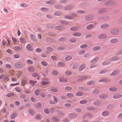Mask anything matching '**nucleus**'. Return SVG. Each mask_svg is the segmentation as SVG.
Here are the masks:
<instances>
[{"label":"nucleus","mask_w":122,"mask_h":122,"mask_svg":"<svg viewBox=\"0 0 122 122\" xmlns=\"http://www.w3.org/2000/svg\"><path fill=\"white\" fill-rule=\"evenodd\" d=\"M107 96L103 94H102L100 95L99 97L100 98H106Z\"/></svg>","instance_id":"obj_45"},{"label":"nucleus","mask_w":122,"mask_h":122,"mask_svg":"<svg viewBox=\"0 0 122 122\" xmlns=\"http://www.w3.org/2000/svg\"><path fill=\"white\" fill-rule=\"evenodd\" d=\"M15 90L17 92L20 93V92L21 90L18 87H16L15 88Z\"/></svg>","instance_id":"obj_35"},{"label":"nucleus","mask_w":122,"mask_h":122,"mask_svg":"<svg viewBox=\"0 0 122 122\" xmlns=\"http://www.w3.org/2000/svg\"><path fill=\"white\" fill-rule=\"evenodd\" d=\"M122 95L120 94H116L113 96V98L114 99H117L121 98Z\"/></svg>","instance_id":"obj_7"},{"label":"nucleus","mask_w":122,"mask_h":122,"mask_svg":"<svg viewBox=\"0 0 122 122\" xmlns=\"http://www.w3.org/2000/svg\"><path fill=\"white\" fill-rule=\"evenodd\" d=\"M108 11V9L106 8H103L98 11V12L100 13H102L107 12Z\"/></svg>","instance_id":"obj_19"},{"label":"nucleus","mask_w":122,"mask_h":122,"mask_svg":"<svg viewBox=\"0 0 122 122\" xmlns=\"http://www.w3.org/2000/svg\"><path fill=\"white\" fill-rule=\"evenodd\" d=\"M109 90L111 92H115L117 90V88L114 87H112L110 88L109 89Z\"/></svg>","instance_id":"obj_27"},{"label":"nucleus","mask_w":122,"mask_h":122,"mask_svg":"<svg viewBox=\"0 0 122 122\" xmlns=\"http://www.w3.org/2000/svg\"><path fill=\"white\" fill-rule=\"evenodd\" d=\"M77 116V115L74 113H71L68 115L69 117L72 118H74Z\"/></svg>","instance_id":"obj_10"},{"label":"nucleus","mask_w":122,"mask_h":122,"mask_svg":"<svg viewBox=\"0 0 122 122\" xmlns=\"http://www.w3.org/2000/svg\"><path fill=\"white\" fill-rule=\"evenodd\" d=\"M118 41V40L117 38H113L110 40V42L112 43H114L117 42Z\"/></svg>","instance_id":"obj_21"},{"label":"nucleus","mask_w":122,"mask_h":122,"mask_svg":"<svg viewBox=\"0 0 122 122\" xmlns=\"http://www.w3.org/2000/svg\"><path fill=\"white\" fill-rule=\"evenodd\" d=\"M81 35V33L78 32L74 33L72 34L73 36L74 37H80V36Z\"/></svg>","instance_id":"obj_14"},{"label":"nucleus","mask_w":122,"mask_h":122,"mask_svg":"<svg viewBox=\"0 0 122 122\" xmlns=\"http://www.w3.org/2000/svg\"><path fill=\"white\" fill-rule=\"evenodd\" d=\"M101 49V47L99 46H96L94 47L93 48L94 51H96L100 50Z\"/></svg>","instance_id":"obj_26"},{"label":"nucleus","mask_w":122,"mask_h":122,"mask_svg":"<svg viewBox=\"0 0 122 122\" xmlns=\"http://www.w3.org/2000/svg\"><path fill=\"white\" fill-rule=\"evenodd\" d=\"M119 71L118 70H116L113 71L112 73L111 74V76H114L117 75L119 73Z\"/></svg>","instance_id":"obj_20"},{"label":"nucleus","mask_w":122,"mask_h":122,"mask_svg":"<svg viewBox=\"0 0 122 122\" xmlns=\"http://www.w3.org/2000/svg\"><path fill=\"white\" fill-rule=\"evenodd\" d=\"M27 62L29 64H32L33 63V61L30 59L28 60L27 61Z\"/></svg>","instance_id":"obj_62"},{"label":"nucleus","mask_w":122,"mask_h":122,"mask_svg":"<svg viewBox=\"0 0 122 122\" xmlns=\"http://www.w3.org/2000/svg\"><path fill=\"white\" fill-rule=\"evenodd\" d=\"M59 81L63 82H66L68 81V80L64 78H60Z\"/></svg>","instance_id":"obj_25"},{"label":"nucleus","mask_w":122,"mask_h":122,"mask_svg":"<svg viewBox=\"0 0 122 122\" xmlns=\"http://www.w3.org/2000/svg\"><path fill=\"white\" fill-rule=\"evenodd\" d=\"M14 95V93H9L7 94L6 95V96L8 97H10L13 96Z\"/></svg>","instance_id":"obj_44"},{"label":"nucleus","mask_w":122,"mask_h":122,"mask_svg":"<svg viewBox=\"0 0 122 122\" xmlns=\"http://www.w3.org/2000/svg\"><path fill=\"white\" fill-rule=\"evenodd\" d=\"M87 76H84L80 77L77 80L78 81H83L87 79Z\"/></svg>","instance_id":"obj_11"},{"label":"nucleus","mask_w":122,"mask_h":122,"mask_svg":"<svg viewBox=\"0 0 122 122\" xmlns=\"http://www.w3.org/2000/svg\"><path fill=\"white\" fill-rule=\"evenodd\" d=\"M87 102V101L86 100H83L81 101L80 102V103L81 104H84L86 103Z\"/></svg>","instance_id":"obj_39"},{"label":"nucleus","mask_w":122,"mask_h":122,"mask_svg":"<svg viewBox=\"0 0 122 122\" xmlns=\"http://www.w3.org/2000/svg\"><path fill=\"white\" fill-rule=\"evenodd\" d=\"M120 57H119L114 56L111 58L109 59L110 62L114 61L119 60Z\"/></svg>","instance_id":"obj_3"},{"label":"nucleus","mask_w":122,"mask_h":122,"mask_svg":"<svg viewBox=\"0 0 122 122\" xmlns=\"http://www.w3.org/2000/svg\"><path fill=\"white\" fill-rule=\"evenodd\" d=\"M85 67V64H82L80 66L79 68V70L80 71H81L84 69Z\"/></svg>","instance_id":"obj_29"},{"label":"nucleus","mask_w":122,"mask_h":122,"mask_svg":"<svg viewBox=\"0 0 122 122\" xmlns=\"http://www.w3.org/2000/svg\"><path fill=\"white\" fill-rule=\"evenodd\" d=\"M107 37V35L102 34L98 36V38L100 39H104L106 38Z\"/></svg>","instance_id":"obj_16"},{"label":"nucleus","mask_w":122,"mask_h":122,"mask_svg":"<svg viewBox=\"0 0 122 122\" xmlns=\"http://www.w3.org/2000/svg\"><path fill=\"white\" fill-rule=\"evenodd\" d=\"M77 13L80 14H84L85 13L84 11L81 10H79L77 11Z\"/></svg>","instance_id":"obj_36"},{"label":"nucleus","mask_w":122,"mask_h":122,"mask_svg":"<svg viewBox=\"0 0 122 122\" xmlns=\"http://www.w3.org/2000/svg\"><path fill=\"white\" fill-rule=\"evenodd\" d=\"M65 49V47L63 46H60L58 47L57 49L58 50H63Z\"/></svg>","instance_id":"obj_50"},{"label":"nucleus","mask_w":122,"mask_h":122,"mask_svg":"<svg viewBox=\"0 0 122 122\" xmlns=\"http://www.w3.org/2000/svg\"><path fill=\"white\" fill-rule=\"evenodd\" d=\"M55 111V109L54 107H52L50 108L49 109V112L51 113L54 112Z\"/></svg>","instance_id":"obj_49"},{"label":"nucleus","mask_w":122,"mask_h":122,"mask_svg":"<svg viewBox=\"0 0 122 122\" xmlns=\"http://www.w3.org/2000/svg\"><path fill=\"white\" fill-rule=\"evenodd\" d=\"M58 115H60L61 116H63L64 114L63 112L61 111H58Z\"/></svg>","instance_id":"obj_61"},{"label":"nucleus","mask_w":122,"mask_h":122,"mask_svg":"<svg viewBox=\"0 0 122 122\" xmlns=\"http://www.w3.org/2000/svg\"><path fill=\"white\" fill-rule=\"evenodd\" d=\"M76 14H73L71 16H65L64 17L65 18L67 19L71 20L73 19L74 18L76 17Z\"/></svg>","instance_id":"obj_4"},{"label":"nucleus","mask_w":122,"mask_h":122,"mask_svg":"<svg viewBox=\"0 0 122 122\" xmlns=\"http://www.w3.org/2000/svg\"><path fill=\"white\" fill-rule=\"evenodd\" d=\"M28 71L30 72H33L35 71V70L33 67L31 66L29 67L28 69Z\"/></svg>","instance_id":"obj_31"},{"label":"nucleus","mask_w":122,"mask_h":122,"mask_svg":"<svg viewBox=\"0 0 122 122\" xmlns=\"http://www.w3.org/2000/svg\"><path fill=\"white\" fill-rule=\"evenodd\" d=\"M109 26V25L108 24H105L102 25L101 26V27L102 28H108Z\"/></svg>","instance_id":"obj_22"},{"label":"nucleus","mask_w":122,"mask_h":122,"mask_svg":"<svg viewBox=\"0 0 122 122\" xmlns=\"http://www.w3.org/2000/svg\"><path fill=\"white\" fill-rule=\"evenodd\" d=\"M30 37L31 40L34 42H36L37 41L36 37L33 34H30Z\"/></svg>","instance_id":"obj_15"},{"label":"nucleus","mask_w":122,"mask_h":122,"mask_svg":"<svg viewBox=\"0 0 122 122\" xmlns=\"http://www.w3.org/2000/svg\"><path fill=\"white\" fill-rule=\"evenodd\" d=\"M87 109L88 110L93 111L95 110L94 108L91 107H87Z\"/></svg>","instance_id":"obj_47"},{"label":"nucleus","mask_w":122,"mask_h":122,"mask_svg":"<svg viewBox=\"0 0 122 122\" xmlns=\"http://www.w3.org/2000/svg\"><path fill=\"white\" fill-rule=\"evenodd\" d=\"M93 18V17L92 15H90L86 16L85 17V19L87 21H89L92 20Z\"/></svg>","instance_id":"obj_5"},{"label":"nucleus","mask_w":122,"mask_h":122,"mask_svg":"<svg viewBox=\"0 0 122 122\" xmlns=\"http://www.w3.org/2000/svg\"><path fill=\"white\" fill-rule=\"evenodd\" d=\"M14 57L15 58L18 59L20 57V56L19 55L17 54H15L14 55Z\"/></svg>","instance_id":"obj_63"},{"label":"nucleus","mask_w":122,"mask_h":122,"mask_svg":"<svg viewBox=\"0 0 122 122\" xmlns=\"http://www.w3.org/2000/svg\"><path fill=\"white\" fill-rule=\"evenodd\" d=\"M49 84V81L47 79H45L41 82V85H46Z\"/></svg>","instance_id":"obj_6"},{"label":"nucleus","mask_w":122,"mask_h":122,"mask_svg":"<svg viewBox=\"0 0 122 122\" xmlns=\"http://www.w3.org/2000/svg\"><path fill=\"white\" fill-rule=\"evenodd\" d=\"M102 104V102L99 100H97L95 101L94 103V104L95 106H99Z\"/></svg>","instance_id":"obj_8"},{"label":"nucleus","mask_w":122,"mask_h":122,"mask_svg":"<svg viewBox=\"0 0 122 122\" xmlns=\"http://www.w3.org/2000/svg\"><path fill=\"white\" fill-rule=\"evenodd\" d=\"M72 8V7L71 6L68 5L65 8V10H71Z\"/></svg>","instance_id":"obj_38"},{"label":"nucleus","mask_w":122,"mask_h":122,"mask_svg":"<svg viewBox=\"0 0 122 122\" xmlns=\"http://www.w3.org/2000/svg\"><path fill=\"white\" fill-rule=\"evenodd\" d=\"M94 27V25L93 24H90L86 27V28L87 29L90 30L92 29Z\"/></svg>","instance_id":"obj_28"},{"label":"nucleus","mask_w":122,"mask_h":122,"mask_svg":"<svg viewBox=\"0 0 122 122\" xmlns=\"http://www.w3.org/2000/svg\"><path fill=\"white\" fill-rule=\"evenodd\" d=\"M6 67L8 69H11L12 68V66L11 65L9 64H7L5 65Z\"/></svg>","instance_id":"obj_34"},{"label":"nucleus","mask_w":122,"mask_h":122,"mask_svg":"<svg viewBox=\"0 0 122 122\" xmlns=\"http://www.w3.org/2000/svg\"><path fill=\"white\" fill-rule=\"evenodd\" d=\"M55 2L54 0L49 1L46 2V3L47 4H53Z\"/></svg>","instance_id":"obj_37"},{"label":"nucleus","mask_w":122,"mask_h":122,"mask_svg":"<svg viewBox=\"0 0 122 122\" xmlns=\"http://www.w3.org/2000/svg\"><path fill=\"white\" fill-rule=\"evenodd\" d=\"M109 112L107 111H105L102 113V115L104 117H106L109 115Z\"/></svg>","instance_id":"obj_13"},{"label":"nucleus","mask_w":122,"mask_h":122,"mask_svg":"<svg viewBox=\"0 0 122 122\" xmlns=\"http://www.w3.org/2000/svg\"><path fill=\"white\" fill-rule=\"evenodd\" d=\"M50 90L52 92H57V89L53 87H51Z\"/></svg>","instance_id":"obj_40"},{"label":"nucleus","mask_w":122,"mask_h":122,"mask_svg":"<svg viewBox=\"0 0 122 122\" xmlns=\"http://www.w3.org/2000/svg\"><path fill=\"white\" fill-rule=\"evenodd\" d=\"M95 82L94 81H91L88 82L87 83V84L89 85H91L93 84Z\"/></svg>","instance_id":"obj_46"},{"label":"nucleus","mask_w":122,"mask_h":122,"mask_svg":"<svg viewBox=\"0 0 122 122\" xmlns=\"http://www.w3.org/2000/svg\"><path fill=\"white\" fill-rule=\"evenodd\" d=\"M99 92V91L97 89H95L92 92V93L94 94H97Z\"/></svg>","instance_id":"obj_42"},{"label":"nucleus","mask_w":122,"mask_h":122,"mask_svg":"<svg viewBox=\"0 0 122 122\" xmlns=\"http://www.w3.org/2000/svg\"><path fill=\"white\" fill-rule=\"evenodd\" d=\"M112 3V1L111 0H108L105 2L104 3L105 5L106 6H108L110 5Z\"/></svg>","instance_id":"obj_17"},{"label":"nucleus","mask_w":122,"mask_h":122,"mask_svg":"<svg viewBox=\"0 0 122 122\" xmlns=\"http://www.w3.org/2000/svg\"><path fill=\"white\" fill-rule=\"evenodd\" d=\"M76 111L77 112H80L81 111V109L79 108H76L75 109Z\"/></svg>","instance_id":"obj_55"},{"label":"nucleus","mask_w":122,"mask_h":122,"mask_svg":"<svg viewBox=\"0 0 122 122\" xmlns=\"http://www.w3.org/2000/svg\"><path fill=\"white\" fill-rule=\"evenodd\" d=\"M26 48L27 49L30 51H32L33 50V49L31 47V46L30 44H28L26 46Z\"/></svg>","instance_id":"obj_23"},{"label":"nucleus","mask_w":122,"mask_h":122,"mask_svg":"<svg viewBox=\"0 0 122 122\" xmlns=\"http://www.w3.org/2000/svg\"><path fill=\"white\" fill-rule=\"evenodd\" d=\"M83 94L82 92H79L76 93V95L77 96H80L82 95Z\"/></svg>","instance_id":"obj_59"},{"label":"nucleus","mask_w":122,"mask_h":122,"mask_svg":"<svg viewBox=\"0 0 122 122\" xmlns=\"http://www.w3.org/2000/svg\"><path fill=\"white\" fill-rule=\"evenodd\" d=\"M58 65L60 66H62L64 65V64L63 62H59L58 63Z\"/></svg>","instance_id":"obj_56"},{"label":"nucleus","mask_w":122,"mask_h":122,"mask_svg":"<svg viewBox=\"0 0 122 122\" xmlns=\"http://www.w3.org/2000/svg\"><path fill=\"white\" fill-rule=\"evenodd\" d=\"M15 49L17 51H20L21 50V48L19 46H16L14 47Z\"/></svg>","instance_id":"obj_43"},{"label":"nucleus","mask_w":122,"mask_h":122,"mask_svg":"<svg viewBox=\"0 0 122 122\" xmlns=\"http://www.w3.org/2000/svg\"><path fill=\"white\" fill-rule=\"evenodd\" d=\"M108 71V70L107 69H105L101 71L99 73L100 74L104 73L106 72H107Z\"/></svg>","instance_id":"obj_48"},{"label":"nucleus","mask_w":122,"mask_h":122,"mask_svg":"<svg viewBox=\"0 0 122 122\" xmlns=\"http://www.w3.org/2000/svg\"><path fill=\"white\" fill-rule=\"evenodd\" d=\"M29 113L32 115H33L34 114V112L32 110H30L28 111Z\"/></svg>","instance_id":"obj_57"},{"label":"nucleus","mask_w":122,"mask_h":122,"mask_svg":"<svg viewBox=\"0 0 122 122\" xmlns=\"http://www.w3.org/2000/svg\"><path fill=\"white\" fill-rule=\"evenodd\" d=\"M66 96L68 97L71 98L73 97V95L72 93H69L66 94Z\"/></svg>","instance_id":"obj_33"},{"label":"nucleus","mask_w":122,"mask_h":122,"mask_svg":"<svg viewBox=\"0 0 122 122\" xmlns=\"http://www.w3.org/2000/svg\"><path fill=\"white\" fill-rule=\"evenodd\" d=\"M109 61V60H106L105 61L102 63V65L104 66L109 64L110 63V62Z\"/></svg>","instance_id":"obj_24"},{"label":"nucleus","mask_w":122,"mask_h":122,"mask_svg":"<svg viewBox=\"0 0 122 122\" xmlns=\"http://www.w3.org/2000/svg\"><path fill=\"white\" fill-rule=\"evenodd\" d=\"M108 81V80L107 79H102L99 80V81L100 82H107Z\"/></svg>","instance_id":"obj_41"},{"label":"nucleus","mask_w":122,"mask_h":122,"mask_svg":"<svg viewBox=\"0 0 122 122\" xmlns=\"http://www.w3.org/2000/svg\"><path fill=\"white\" fill-rule=\"evenodd\" d=\"M64 106L65 107H70L71 106V104L70 103H66L64 105Z\"/></svg>","instance_id":"obj_58"},{"label":"nucleus","mask_w":122,"mask_h":122,"mask_svg":"<svg viewBox=\"0 0 122 122\" xmlns=\"http://www.w3.org/2000/svg\"><path fill=\"white\" fill-rule=\"evenodd\" d=\"M51 119L54 122H58L59 120V119L56 117H53L51 118Z\"/></svg>","instance_id":"obj_12"},{"label":"nucleus","mask_w":122,"mask_h":122,"mask_svg":"<svg viewBox=\"0 0 122 122\" xmlns=\"http://www.w3.org/2000/svg\"><path fill=\"white\" fill-rule=\"evenodd\" d=\"M44 112L46 114H48L49 112V110L47 109H45L44 111Z\"/></svg>","instance_id":"obj_64"},{"label":"nucleus","mask_w":122,"mask_h":122,"mask_svg":"<svg viewBox=\"0 0 122 122\" xmlns=\"http://www.w3.org/2000/svg\"><path fill=\"white\" fill-rule=\"evenodd\" d=\"M97 66V65L95 64V63H92L90 66V68H92Z\"/></svg>","instance_id":"obj_54"},{"label":"nucleus","mask_w":122,"mask_h":122,"mask_svg":"<svg viewBox=\"0 0 122 122\" xmlns=\"http://www.w3.org/2000/svg\"><path fill=\"white\" fill-rule=\"evenodd\" d=\"M72 58V56L71 55H69L65 58V60L66 61H69L71 60Z\"/></svg>","instance_id":"obj_18"},{"label":"nucleus","mask_w":122,"mask_h":122,"mask_svg":"<svg viewBox=\"0 0 122 122\" xmlns=\"http://www.w3.org/2000/svg\"><path fill=\"white\" fill-rule=\"evenodd\" d=\"M15 68H20L23 66V64L21 62H18L15 63L14 65Z\"/></svg>","instance_id":"obj_2"},{"label":"nucleus","mask_w":122,"mask_h":122,"mask_svg":"<svg viewBox=\"0 0 122 122\" xmlns=\"http://www.w3.org/2000/svg\"><path fill=\"white\" fill-rule=\"evenodd\" d=\"M47 50L49 51H51L53 50V48L51 47H49L47 48Z\"/></svg>","instance_id":"obj_51"},{"label":"nucleus","mask_w":122,"mask_h":122,"mask_svg":"<svg viewBox=\"0 0 122 122\" xmlns=\"http://www.w3.org/2000/svg\"><path fill=\"white\" fill-rule=\"evenodd\" d=\"M71 74L72 72L70 71H67L65 72V74L67 76H69Z\"/></svg>","instance_id":"obj_32"},{"label":"nucleus","mask_w":122,"mask_h":122,"mask_svg":"<svg viewBox=\"0 0 122 122\" xmlns=\"http://www.w3.org/2000/svg\"><path fill=\"white\" fill-rule=\"evenodd\" d=\"M78 27L77 26H75L71 28L70 30L71 31H75L77 30Z\"/></svg>","instance_id":"obj_30"},{"label":"nucleus","mask_w":122,"mask_h":122,"mask_svg":"<svg viewBox=\"0 0 122 122\" xmlns=\"http://www.w3.org/2000/svg\"><path fill=\"white\" fill-rule=\"evenodd\" d=\"M66 39V38L65 37H63L60 38L59 39L58 41H63Z\"/></svg>","instance_id":"obj_60"},{"label":"nucleus","mask_w":122,"mask_h":122,"mask_svg":"<svg viewBox=\"0 0 122 122\" xmlns=\"http://www.w3.org/2000/svg\"><path fill=\"white\" fill-rule=\"evenodd\" d=\"M41 64L42 66H45L47 65V64L46 62L44 61L41 62Z\"/></svg>","instance_id":"obj_53"},{"label":"nucleus","mask_w":122,"mask_h":122,"mask_svg":"<svg viewBox=\"0 0 122 122\" xmlns=\"http://www.w3.org/2000/svg\"><path fill=\"white\" fill-rule=\"evenodd\" d=\"M120 30L117 28L113 29L111 30L110 33L112 35H118L119 33Z\"/></svg>","instance_id":"obj_1"},{"label":"nucleus","mask_w":122,"mask_h":122,"mask_svg":"<svg viewBox=\"0 0 122 122\" xmlns=\"http://www.w3.org/2000/svg\"><path fill=\"white\" fill-rule=\"evenodd\" d=\"M17 116V113L15 112L13 113L10 116V118L11 119H15Z\"/></svg>","instance_id":"obj_9"},{"label":"nucleus","mask_w":122,"mask_h":122,"mask_svg":"<svg viewBox=\"0 0 122 122\" xmlns=\"http://www.w3.org/2000/svg\"><path fill=\"white\" fill-rule=\"evenodd\" d=\"M70 41L71 43H75L76 41V40L75 38H71L70 39Z\"/></svg>","instance_id":"obj_52"}]
</instances>
